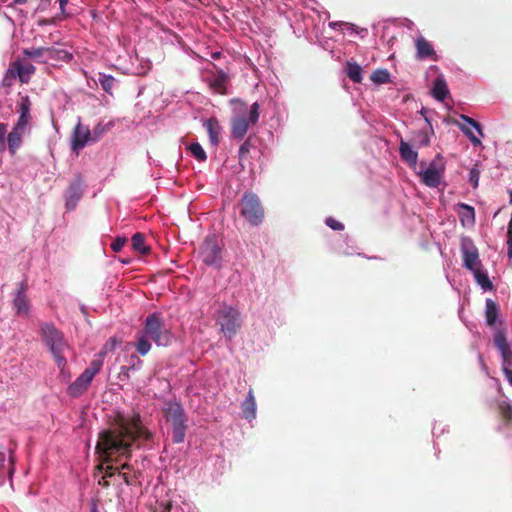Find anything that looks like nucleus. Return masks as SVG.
Wrapping results in <instances>:
<instances>
[{
  "label": "nucleus",
  "mask_w": 512,
  "mask_h": 512,
  "mask_svg": "<svg viewBox=\"0 0 512 512\" xmlns=\"http://www.w3.org/2000/svg\"><path fill=\"white\" fill-rule=\"evenodd\" d=\"M132 247L142 255L150 253V247L145 244V236L142 233H136L132 236Z\"/></svg>",
  "instance_id": "nucleus-29"
},
{
  "label": "nucleus",
  "mask_w": 512,
  "mask_h": 512,
  "mask_svg": "<svg viewBox=\"0 0 512 512\" xmlns=\"http://www.w3.org/2000/svg\"><path fill=\"white\" fill-rule=\"evenodd\" d=\"M205 81L214 92L221 95L227 94V85L230 81V77L223 70L217 69L215 72H208Z\"/></svg>",
  "instance_id": "nucleus-13"
},
{
  "label": "nucleus",
  "mask_w": 512,
  "mask_h": 512,
  "mask_svg": "<svg viewBox=\"0 0 512 512\" xmlns=\"http://www.w3.org/2000/svg\"><path fill=\"white\" fill-rule=\"evenodd\" d=\"M216 322L226 338L231 340L242 326L241 314L238 309L223 305L216 312Z\"/></svg>",
  "instance_id": "nucleus-6"
},
{
  "label": "nucleus",
  "mask_w": 512,
  "mask_h": 512,
  "mask_svg": "<svg viewBox=\"0 0 512 512\" xmlns=\"http://www.w3.org/2000/svg\"><path fill=\"white\" fill-rule=\"evenodd\" d=\"M114 470H117V468H113L112 466H108L106 471H105V476L104 477H111L114 475Z\"/></svg>",
  "instance_id": "nucleus-50"
},
{
  "label": "nucleus",
  "mask_w": 512,
  "mask_h": 512,
  "mask_svg": "<svg viewBox=\"0 0 512 512\" xmlns=\"http://www.w3.org/2000/svg\"><path fill=\"white\" fill-rule=\"evenodd\" d=\"M219 56H220V53H219V52H216V53H214V54H213V57H214V58H218Z\"/></svg>",
  "instance_id": "nucleus-58"
},
{
  "label": "nucleus",
  "mask_w": 512,
  "mask_h": 512,
  "mask_svg": "<svg viewBox=\"0 0 512 512\" xmlns=\"http://www.w3.org/2000/svg\"><path fill=\"white\" fill-rule=\"evenodd\" d=\"M346 74L351 81L354 83L362 82V68L356 62H347L346 64Z\"/></svg>",
  "instance_id": "nucleus-28"
},
{
  "label": "nucleus",
  "mask_w": 512,
  "mask_h": 512,
  "mask_svg": "<svg viewBox=\"0 0 512 512\" xmlns=\"http://www.w3.org/2000/svg\"><path fill=\"white\" fill-rule=\"evenodd\" d=\"M121 344V341L118 340L115 337L110 338L102 347L101 351L99 352V357H104L106 354L115 351L117 346Z\"/></svg>",
  "instance_id": "nucleus-35"
},
{
  "label": "nucleus",
  "mask_w": 512,
  "mask_h": 512,
  "mask_svg": "<svg viewBox=\"0 0 512 512\" xmlns=\"http://www.w3.org/2000/svg\"><path fill=\"white\" fill-rule=\"evenodd\" d=\"M125 237H117L111 244V248L114 252H119L125 245Z\"/></svg>",
  "instance_id": "nucleus-45"
},
{
  "label": "nucleus",
  "mask_w": 512,
  "mask_h": 512,
  "mask_svg": "<svg viewBox=\"0 0 512 512\" xmlns=\"http://www.w3.org/2000/svg\"><path fill=\"white\" fill-rule=\"evenodd\" d=\"M421 115L424 117L425 121L427 122V124L431 127V123H430V120L428 119L427 117V110L425 108H422L421 111H420Z\"/></svg>",
  "instance_id": "nucleus-51"
},
{
  "label": "nucleus",
  "mask_w": 512,
  "mask_h": 512,
  "mask_svg": "<svg viewBox=\"0 0 512 512\" xmlns=\"http://www.w3.org/2000/svg\"><path fill=\"white\" fill-rule=\"evenodd\" d=\"M259 109L260 106L257 102L253 103L250 107L249 111V119L247 120L246 117L243 116H237L234 117L231 121V136L234 139L241 140L246 135L249 124H256L259 119Z\"/></svg>",
  "instance_id": "nucleus-7"
},
{
  "label": "nucleus",
  "mask_w": 512,
  "mask_h": 512,
  "mask_svg": "<svg viewBox=\"0 0 512 512\" xmlns=\"http://www.w3.org/2000/svg\"><path fill=\"white\" fill-rule=\"evenodd\" d=\"M25 132V130L13 126L12 130L8 133L7 146L11 155H15L20 149Z\"/></svg>",
  "instance_id": "nucleus-19"
},
{
  "label": "nucleus",
  "mask_w": 512,
  "mask_h": 512,
  "mask_svg": "<svg viewBox=\"0 0 512 512\" xmlns=\"http://www.w3.org/2000/svg\"><path fill=\"white\" fill-rule=\"evenodd\" d=\"M107 132V126L103 124H97L91 131L92 143L97 142Z\"/></svg>",
  "instance_id": "nucleus-38"
},
{
  "label": "nucleus",
  "mask_w": 512,
  "mask_h": 512,
  "mask_svg": "<svg viewBox=\"0 0 512 512\" xmlns=\"http://www.w3.org/2000/svg\"><path fill=\"white\" fill-rule=\"evenodd\" d=\"M241 409L245 419L252 420L256 417V401L252 389L249 390L246 399L241 405Z\"/></svg>",
  "instance_id": "nucleus-22"
},
{
  "label": "nucleus",
  "mask_w": 512,
  "mask_h": 512,
  "mask_svg": "<svg viewBox=\"0 0 512 512\" xmlns=\"http://www.w3.org/2000/svg\"><path fill=\"white\" fill-rule=\"evenodd\" d=\"M445 166L440 155H437L428 165V167L420 171L418 174L423 184L430 188H437L443 178Z\"/></svg>",
  "instance_id": "nucleus-10"
},
{
  "label": "nucleus",
  "mask_w": 512,
  "mask_h": 512,
  "mask_svg": "<svg viewBox=\"0 0 512 512\" xmlns=\"http://www.w3.org/2000/svg\"><path fill=\"white\" fill-rule=\"evenodd\" d=\"M82 195V183L79 179H77L74 182H72L66 190V207L70 210L74 209L77 202L81 199Z\"/></svg>",
  "instance_id": "nucleus-18"
},
{
  "label": "nucleus",
  "mask_w": 512,
  "mask_h": 512,
  "mask_svg": "<svg viewBox=\"0 0 512 512\" xmlns=\"http://www.w3.org/2000/svg\"><path fill=\"white\" fill-rule=\"evenodd\" d=\"M448 94L449 90L445 79L442 76L437 77L432 88L433 97L438 101H444Z\"/></svg>",
  "instance_id": "nucleus-24"
},
{
  "label": "nucleus",
  "mask_w": 512,
  "mask_h": 512,
  "mask_svg": "<svg viewBox=\"0 0 512 512\" xmlns=\"http://www.w3.org/2000/svg\"><path fill=\"white\" fill-rule=\"evenodd\" d=\"M98 81L105 92L112 94V89L116 81L113 76L99 73Z\"/></svg>",
  "instance_id": "nucleus-33"
},
{
  "label": "nucleus",
  "mask_w": 512,
  "mask_h": 512,
  "mask_svg": "<svg viewBox=\"0 0 512 512\" xmlns=\"http://www.w3.org/2000/svg\"><path fill=\"white\" fill-rule=\"evenodd\" d=\"M90 143H92L91 131L79 121L73 131L71 147L74 151H78Z\"/></svg>",
  "instance_id": "nucleus-14"
},
{
  "label": "nucleus",
  "mask_w": 512,
  "mask_h": 512,
  "mask_svg": "<svg viewBox=\"0 0 512 512\" xmlns=\"http://www.w3.org/2000/svg\"><path fill=\"white\" fill-rule=\"evenodd\" d=\"M251 141L250 139H247L245 140L240 148H239V151H238V155H239V159L242 160L246 157V155L249 153L250 151V148H251Z\"/></svg>",
  "instance_id": "nucleus-42"
},
{
  "label": "nucleus",
  "mask_w": 512,
  "mask_h": 512,
  "mask_svg": "<svg viewBox=\"0 0 512 512\" xmlns=\"http://www.w3.org/2000/svg\"><path fill=\"white\" fill-rule=\"evenodd\" d=\"M163 414L172 427V440L174 443H182L187 430V417L180 403L169 401L163 409Z\"/></svg>",
  "instance_id": "nucleus-4"
},
{
  "label": "nucleus",
  "mask_w": 512,
  "mask_h": 512,
  "mask_svg": "<svg viewBox=\"0 0 512 512\" xmlns=\"http://www.w3.org/2000/svg\"><path fill=\"white\" fill-rule=\"evenodd\" d=\"M498 412L506 425L512 426V407L505 401L498 404Z\"/></svg>",
  "instance_id": "nucleus-32"
},
{
  "label": "nucleus",
  "mask_w": 512,
  "mask_h": 512,
  "mask_svg": "<svg viewBox=\"0 0 512 512\" xmlns=\"http://www.w3.org/2000/svg\"><path fill=\"white\" fill-rule=\"evenodd\" d=\"M479 180V172L475 169L470 171V182L473 184L474 188L477 187Z\"/></svg>",
  "instance_id": "nucleus-47"
},
{
  "label": "nucleus",
  "mask_w": 512,
  "mask_h": 512,
  "mask_svg": "<svg viewBox=\"0 0 512 512\" xmlns=\"http://www.w3.org/2000/svg\"><path fill=\"white\" fill-rule=\"evenodd\" d=\"M200 255L206 265L215 267L220 265L222 260V249L215 235H209L205 238L200 247Z\"/></svg>",
  "instance_id": "nucleus-8"
},
{
  "label": "nucleus",
  "mask_w": 512,
  "mask_h": 512,
  "mask_svg": "<svg viewBox=\"0 0 512 512\" xmlns=\"http://www.w3.org/2000/svg\"><path fill=\"white\" fill-rule=\"evenodd\" d=\"M72 59V54L63 49H55L49 47L48 49V60H59L68 62Z\"/></svg>",
  "instance_id": "nucleus-31"
},
{
  "label": "nucleus",
  "mask_w": 512,
  "mask_h": 512,
  "mask_svg": "<svg viewBox=\"0 0 512 512\" xmlns=\"http://www.w3.org/2000/svg\"><path fill=\"white\" fill-rule=\"evenodd\" d=\"M461 119L471 125L479 134L480 136H483V131H482V127L480 125L479 122H477L476 120H474L473 118L469 117V116H466V115H461Z\"/></svg>",
  "instance_id": "nucleus-40"
},
{
  "label": "nucleus",
  "mask_w": 512,
  "mask_h": 512,
  "mask_svg": "<svg viewBox=\"0 0 512 512\" xmlns=\"http://www.w3.org/2000/svg\"><path fill=\"white\" fill-rule=\"evenodd\" d=\"M118 474H119V476H121L123 478L124 482L127 485H132L134 483V481H135L134 477H132L128 473H121V472H119Z\"/></svg>",
  "instance_id": "nucleus-48"
},
{
  "label": "nucleus",
  "mask_w": 512,
  "mask_h": 512,
  "mask_svg": "<svg viewBox=\"0 0 512 512\" xmlns=\"http://www.w3.org/2000/svg\"><path fill=\"white\" fill-rule=\"evenodd\" d=\"M172 503L170 501H161L157 503L155 512H171Z\"/></svg>",
  "instance_id": "nucleus-46"
},
{
  "label": "nucleus",
  "mask_w": 512,
  "mask_h": 512,
  "mask_svg": "<svg viewBox=\"0 0 512 512\" xmlns=\"http://www.w3.org/2000/svg\"><path fill=\"white\" fill-rule=\"evenodd\" d=\"M173 335L168 327H166L159 313L149 314L144 322L143 330L138 335L135 348L137 352L145 356L151 350L152 340L157 346H168L172 341Z\"/></svg>",
  "instance_id": "nucleus-2"
},
{
  "label": "nucleus",
  "mask_w": 512,
  "mask_h": 512,
  "mask_svg": "<svg viewBox=\"0 0 512 512\" xmlns=\"http://www.w3.org/2000/svg\"><path fill=\"white\" fill-rule=\"evenodd\" d=\"M494 345L499 350L502 357V370L512 366V350L506 339L505 331L502 328H496L494 334Z\"/></svg>",
  "instance_id": "nucleus-12"
},
{
  "label": "nucleus",
  "mask_w": 512,
  "mask_h": 512,
  "mask_svg": "<svg viewBox=\"0 0 512 512\" xmlns=\"http://www.w3.org/2000/svg\"><path fill=\"white\" fill-rule=\"evenodd\" d=\"M240 215L252 226H259L265 216L260 198L253 192H245L239 201Z\"/></svg>",
  "instance_id": "nucleus-5"
},
{
  "label": "nucleus",
  "mask_w": 512,
  "mask_h": 512,
  "mask_svg": "<svg viewBox=\"0 0 512 512\" xmlns=\"http://www.w3.org/2000/svg\"><path fill=\"white\" fill-rule=\"evenodd\" d=\"M27 280H22L12 294V309L15 315L28 318L31 312V300L28 297Z\"/></svg>",
  "instance_id": "nucleus-9"
},
{
  "label": "nucleus",
  "mask_w": 512,
  "mask_h": 512,
  "mask_svg": "<svg viewBox=\"0 0 512 512\" xmlns=\"http://www.w3.org/2000/svg\"><path fill=\"white\" fill-rule=\"evenodd\" d=\"M31 101L28 96L21 97L20 102L18 103V113L19 117L17 122L13 125L17 128L23 129L26 131L27 126L31 121Z\"/></svg>",
  "instance_id": "nucleus-15"
},
{
  "label": "nucleus",
  "mask_w": 512,
  "mask_h": 512,
  "mask_svg": "<svg viewBox=\"0 0 512 512\" xmlns=\"http://www.w3.org/2000/svg\"><path fill=\"white\" fill-rule=\"evenodd\" d=\"M151 438L152 433L142 425L138 413L117 412L109 428L99 434L96 450L105 456L107 461L114 455L130 458L132 444L137 439L148 441Z\"/></svg>",
  "instance_id": "nucleus-1"
},
{
  "label": "nucleus",
  "mask_w": 512,
  "mask_h": 512,
  "mask_svg": "<svg viewBox=\"0 0 512 512\" xmlns=\"http://www.w3.org/2000/svg\"><path fill=\"white\" fill-rule=\"evenodd\" d=\"M399 153L401 159L404 162L408 163L412 167L416 166L418 161V153L409 145V143L403 139L400 140Z\"/></svg>",
  "instance_id": "nucleus-21"
},
{
  "label": "nucleus",
  "mask_w": 512,
  "mask_h": 512,
  "mask_svg": "<svg viewBox=\"0 0 512 512\" xmlns=\"http://www.w3.org/2000/svg\"><path fill=\"white\" fill-rule=\"evenodd\" d=\"M15 2L18 4H25L27 0H15Z\"/></svg>",
  "instance_id": "nucleus-55"
},
{
  "label": "nucleus",
  "mask_w": 512,
  "mask_h": 512,
  "mask_svg": "<svg viewBox=\"0 0 512 512\" xmlns=\"http://www.w3.org/2000/svg\"><path fill=\"white\" fill-rule=\"evenodd\" d=\"M48 49L49 47H38V48H29L24 49L23 54L31 59L39 60L43 57H45V60L43 62L48 61Z\"/></svg>",
  "instance_id": "nucleus-30"
},
{
  "label": "nucleus",
  "mask_w": 512,
  "mask_h": 512,
  "mask_svg": "<svg viewBox=\"0 0 512 512\" xmlns=\"http://www.w3.org/2000/svg\"><path fill=\"white\" fill-rule=\"evenodd\" d=\"M121 468L122 469H129L130 465L128 463H124V464H122Z\"/></svg>",
  "instance_id": "nucleus-54"
},
{
  "label": "nucleus",
  "mask_w": 512,
  "mask_h": 512,
  "mask_svg": "<svg viewBox=\"0 0 512 512\" xmlns=\"http://www.w3.org/2000/svg\"><path fill=\"white\" fill-rule=\"evenodd\" d=\"M485 306H486V310H485L486 324L489 327H495L496 320L499 316V306L497 305V303L495 301H493L492 299H489V298L486 299Z\"/></svg>",
  "instance_id": "nucleus-23"
},
{
  "label": "nucleus",
  "mask_w": 512,
  "mask_h": 512,
  "mask_svg": "<svg viewBox=\"0 0 512 512\" xmlns=\"http://www.w3.org/2000/svg\"><path fill=\"white\" fill-rule=\"evenodd\" d=\"M325 223L328 227L336 231H342L344 229V225L332 217H328L325 220Z\"/></svg>",
  "instance_id": "nucleus-43"
},
{
  "label": "nucleus",
  "mask_w": 512,
  "mask_h": 512,
  "mask_svg": "<svg viewBox=\"0 0 512 512\" xmlns=\"http://www.w3.org/2000/svg\"><path fill=\"white\" fill-rule=\"evenodd\" d=\"M418 144L419 146H429L430 145V136L427 131L421 130L417 133Z\"/></svg>",
  "instance_id": "nucleus-41"
},
{
  "label": "nucleus",
  "mask_w": 512,
  "mask_h": 512,
  "mask_svg": "<svg viewBox=\"0 0 512 512\" xmlns=\"http://www.w3.org/2000/svg\"><path fill=\"white\" fill-rule=\"evenodd\" d=\"M457 213L463 227H473L475 224V209L465 203L457 205Z\"/></svg>",
  "instance_id": "nucleus-20"
},
{
  "label": "nucleus",
  "mask_w": 512,
  "mask_h": 512,
  "mask_svg": "<svg viewBox=\"0 0 512 512\" xmlns=\"http://www.w3.org/2000/svg\"><path fill=\"white\" fill-rule=\"evenodd\" d=\"M7 133V125L0 122V152L6 149L5 135Z\"/></svg>",
  "instance_id": "nucleus-44"
},
{
  "label": "nucleus",
  "mask_w": 512,
  "mask_h": 512,
  "mask_svg": "<svg viewBox=\"0 0 512 512\" xmlns=\"http://www.w3.org/2000/svg\"><path fill=\"white\" fill-rule=\"evenodd\" d=\"M474 275L475 281L480 287L485 291H491L494 289V285L489 279L487 273L483 270V268L475 269L471 271Z\"/></svg>",
  "instance_id": "nucleus-27"
},
{
  "label": "nucleus",
  "mask_w": 512,
  "mask_h": 512,
  "mask_svg": "<svg viewBox=\"0 0 512 512\" xmlns=\"http://www.w3.org/2000/svg\"><path fill=\"white\" fill-rule=\"evenodd\" d=\"M13 67L22 83H27L30 76L35 72V67L30 63L22 64L16 61L14 62Z\"/></svg>",
  "instance_id": "nucleus-25"
},
{
  "label": "nucleus",
  "mask_w": 512,
  "mask_h": 512,
  "mask_svg": "<svg viewBox=\"0 0 512 512\" xmlns=\"http://www.w3.org/2000/svg\"><path fill=\"white\" fill-rule=\"evenodd\" d=\"M40 332L42 339L51 351L57 366L63 370L67 363L64 352L68 349V344L64 339L63 333L58 330L53 323H42L40 325Z\"/></svg>",
  "instance_id": "nucleus-3"
},
{
  "label": "nucleus",
  "mask_w": 512,
  "mask_h": 512,
  "mask_svg": "<svg viewBox=\"0 0 512 512\" xmlns=\"http://www.w3.org/2000/svg\"><path fill=\"white\" fill-rule=\"evenodd\" d=\"M461 253L463 266L466 269L474 271L475 269L483 268L482 262L479 259L478 249L472 240L463 239L461 243Z\"/></svg>",
  "instance_id": "nucleus-11"
},
{
  "label": "nucleus",
  "mask_w": 512,
  "mask_h": 512,
  "mask_svg": "<svg viewBox=\"0 0 512 512\" xmlns=\"http://www.w3.org/2000/svg\"><path fill=\"white\" fill-rule=\"evenodd\" d=\"M106 477H103L101 481H99V484L103 487L109 486V482L105 479Z\"/></svg>",
  "instance_id": "nucleus-53"
},
{
  "label": "nucleus",
  "mask_w": 512,
  "mask_h": 512,
  "mask_svg": "<svg viewBox=\"0 0 512 512\" xmlns=\"http://www.w3.org/2000/svg\"><path fill=\"white\" fill-rule=\"evenodd\" d=\"M415 47H416V59L418 60H424V59H431L433 61L438 60V56L436 54V51L433 47V45L426 40L423 36H420L415 41Z\"/></svg>",
  "instance_id": "nucleus-16"
},
{
  "label": "nucleus",
  "mask_w": 512,
  "mask_h": 512,
  "mask_svg": "<svg viewBox=\"0 0 512 512\" xmlns=\"http://www.w3.org/2000/svg\"><path fill=\"white\" fill-rule=\"evenodd\" d=\"M205 127L207 129L210 142L213 145H217L219 142V135H220L221 129H222L221 126L219 125L218 120L214 117L209 118L205 122Z\"/></svg>",
  "instance_id": "nucleus-26"
},
{
  "label": "nucleus",
  "mask_w": 512,
  "mask_h": 512,
  "mask_svg": "<svg viewBox=\"0 0 512 512\" xmlns=\"http://www.w3.org/2000/svg\"><path fill=\"white\" fill-rule=\"evenodd\" d=\"M371 80L377 84H385L390 80V74L386 69H377L371 75Z\"/></svg>",
  "instance_id": "nucleus-34"
},
{
  "label": "nucleus",
  "mask_w": 512,
  "mask_h": 512,
  "mask_svg": "<svg viewBox=\"0 0 512 512\" xmlns=\"http://www.w3.org/2000/svg\"><path fill=\"white\" fill-rule=\"evenodd\" d=\"M503 373H504V376L506 378V380L509 382V384L512 386V370L511 368H505L504 370H502Z\"/></svg>",
  "instance_id": "nucleus-49"
},
{
  "label": "nucleus",
  "mask_w": 512,
  "mask_h": 512,
  "mask_svg": "<svg viewBox=\"0 0 512 512\" xmlns=\"http://www.w3.org/2000/svg\"><path fill=\"white\" fill-rule=\"evenodd\" d=\"M189 150L198 161H205L207 159V155L199 143H192L189 146Z\"/></svg>",
  "instance_id": "nucleus-37"
},
{
  "label": "nucleus",
  "mask_w": 512,
  "mask_h": 512,
  "mask_svg": "<svg viewBox=\"0 0 512 512\" xmlns=\"http://www.w3.org/2000/svg\"><path fill=\"white\" fill-rule=\"evenodd\" d=\"M508 194L510 197V204H512V190H508Z\"/></svg>",
  "instance_id": "nucleus-56"
},
{
  "label": "nucleus",
  "mask_w": 512,
  "mask_h": 512,
  "mask_svg": "<svg viewBox=\"0 0 512 512\" xmlns=\"http://www.w3.org/2000/svg\"><path fill=\"white\" fill-rule=\"evenodd\" d=\"M93 379L88 374H82L68 387L67 393L69 396L77 398L81 396L90 386Z\"/></svg>",
  "instance_id": "nucleus-17"
},
{
  "label": "nucleus",
  "mask_w": 512,
  "mask_h": 512,
  "mask_svg": "<svg viewBox=\"0 0 512 512\" xmlns=\"http://www.w3.org/2000/svg\"><path fill=\"white\" fill-rule=\"evenodd\" d=\"M233 102H238V103H240L241 105L246 106V105H245V103H244V102H242L241 100H233Z\"/></svg>",
  "instance_id": "nucleus-57"
},
{
  "label": "nucleus",
  "mask_w": 512,
  "mask_h": 512,
  "mask_svg": "<svg viewBox=\"0 0 512 512\" xmlns=\"http://www.w3.org/2000/svg\"><path fill=\"white\" fill-rule=\"evenodd\" d=\"M102 365V357H99L98 359H94L83 372L88 374V376L93 379L94 376L100 371Z\"/></svg>",
  "instance_id": "nucleus-36"
},
{
  "label": "nucleus",
  "mask_w": 512,
  "mask_h": 512,
  "mask_svg": "<svg viewBox=\"0 0 512 512\" xmlns=\"http://www.w3.org/2000/svg\"><path fill=\"white\" fill-rule=\"evenodd\" d=\"M459 127L462 130V132L469 138V140L474 146L481 145V140L477 136H475V134L472 132L470 128L466 127L465 125H460Z\"/></svg>",
  "instance_id": "nucleus-39"
},
{
  "label": "nucleus",
  "mask_w": 512,
  "mask_h": 512,
  "mask_svg": "<svg viewBox=\"0 0 512 512\" xmlns=\"http://www.w3.org/2000/svg\"><path fill=\"white\" fill-rule=\"evenodd\" d=\"M59 3H60V9H61L62 13H64L65 12V6L67 5L68 0H59Z\"/></svg>",
  "instance_id": "nucleus-52"
}]
</instances>
